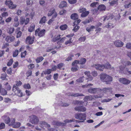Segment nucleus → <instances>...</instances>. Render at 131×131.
Here are the masks:
<instances>
[{
  "mask_svg": "<svg viewBox=\"0 0 131 131\" xmlns=\"http://www.w3.org/2000/svg\"><path fill=\"white\" fill-rule=\"evenodd\" d=\"M93 66L95 67L96 69L101 71H103L104 69H107L114 71L115 69L108 62L106 63L105 65L100 64H94Z\"/></svg>",
  "mask_w": 131,
  "mask_h": 131,
  "instance_id": "1",
  "label": "nucleus"
},
{
  "mask_svg": "<svg viewBox=\"0 0 131 131\" xmlns=\"http://www.w3.org/2000/svg\"><path fill=\"white\" fill-rule=\"evenodd\" d=\"M86 116L85 113H77L74 114L75 118L80 120L81 122H83L86 120Z\"/></svg>",
  "mask_w": 131,
  "mask_h": 131,
  "instance_id": "2",
  "label": "nucleus"
},
{
  "mask_svg": "<svg viewBox=\"0 0 131 131\" xmlns=\"http://www.w3.org/2000/svg\"><path fill=\"white\" fill-rule=\"evenodd\" d=\"M12 91L15 93L16 95L19 96L21 97L23 96V94L21 92V90L15 85H14L13 86Z\"/></svg>",
  "mask_w": 131,
  "mask_h": 131,
  "instance_id": "3",
  "label": "nucleus"
},
{
  "mask_svg": "<svg viewBox=\"0 0 131 131\" xmlns=\"http://www.w3.org/2000/svg\"><path fill=\"white\" fill-rule=\"evenodd\" d=\"M39 126L41 128H39L38 126H36L35 127V129L37 130H41V128H43L44 127H50V125L46 122L42 121L39 122Z\"/></svg>",
  "mask_w": 131,
  "mask_h": 131,
  "instance_id": "4",
  "label": "nucleus"
},
{
  "mask_svg": "<svg viewBox=\"0 0 131 131\" xmlns=\"http://www.w3.org/2000/svg\"><path fill=\"white\" fill-rule=\"evenodd\" d=\"M30 121L32 124H37L39 122L38 118L35 115H32L30 116Z\"/></svg>",
  "mask_w": 131,
  "mask_h": 131,
  "instance_id": "5",
  "label": "nucleus"
},
{
  "mask_svg": "<svg viewBox=\"0 0 131 131\" xmlns=\"http://www.w3.org/2000/svg\"><path fill=\"white\" fill-rule=\"evenodd\" d=\"M101 91V89L99 88H91L88 90L89 93L93 94L100 93Z\"/></svg>",
  "mask_w": 131,
  "mask_h": 131,
  "instance_id": "6",
  "label": "nucleus"
},
{
  "mask_svg": "<svg viewBox=\"0 0 131 131\" xmlns=\"http://www.w3.org/2000/svg\"><path fill=\"white\" fill-rule=\"evenodd\" d=\"M45 32V30L43 29L40 30L38 28L35 31V35L40 37H42L44 36Z\"/></svg>",
  "mask_w": 131,
  "mask_h": 131,
  "instance_id": "7",
  "label": "nucleus"
},
{
  "mask_svg": "<svg viewBox=\"0 0 131 131\" xmlns=\"http://www.w3.org/2000/svg\"><path fill=\"white\" fill-rule=\"evenodd\" d=\"M5 3L6 5H8L10 8L11 9L15 8L17 6L16 4H13V2L10 0H6Z\"/></svg>",
  "mask_w": 131,
  "mask_h": 131,
  "instance_id": "8",
  "label": "nucleus"
},
{
  "mask_svg": "<svg viewBox=\"0 0 131 131\" xmlns=\"http://www.w3.org/2000/svg\"><path fill=\"white\" fill-rule=\"evenodd\" d=\"M119 82L124 85H127L129 84L131 81L127 79L123 78H120L119 79Z\"/></svg>",
  "mask_w": 131,
  "mask_h": 131,
  "instance_id": "9",
  "label": "nucleus"
},
{
  "mask_svg": "<svg viewBox=\"0 0 131 131\" xmlns=\"http://www.w3.org/2000/svg\"><path fill=\"white\" fill-rule=\"evenodd\" d=\"M74 110L78 112H84L86 110V108L82 106H79L75 107L74 108Z\"/></svg>",
  "mask_w": 131,
  "mask_h": 131,
  "instance_id": "10",
  "label": "nucleus"
},
{
  "mask_svg": "<svg viewBox=\"0 0 131 131\" xmlns=\"http://www.w3.org/2000/svg\"><path fill=\"white\" fill-rule=\"evenodd\" d=\"M29 20V19L28 18H26L25 19L24 18L21 17L20 18V24L23 25L25 24V25H26L28 23Z\"/></svg>",
  "mask_w": 131,
  "mask_h": 131,
  "instance_id": "11",
  "label": "nucleus"
},
{
  "mask_svg": "<svg viewBox=\"0 0 131 131\" xmlns=\"http://www.w3.org/2000/svg\"><path fill=\"white\" fill-rule=\"evenodd\" d=\"M34 39V37L28 36L26 39V41L27 43H29L30 44H31L33 43Z\"/></svg>",
  "mask_w": 131,
  "mask_h": 131,
  "instance_id": "12",
  "label": "nucleus"
},
{
  "mask_svg": "<svg viewBox=\"0 0 131 131\" xmlns=\"http://www.w3.org/2000/svg\"><path fill=\"white\" fill-rule=\"evenodd\" d=\"M115 46L117 47H122L123 45V43L120 40H117L114 42Z\"/></svg>",
  "mask_w": 131,
  "mask_h": 131,
  "instance_id": "13",
  "label": "nucleus"
},
{
  "mask_svg": "<svg viewBox=\"0 0 131 131\" xmlns=\"http://www.w3.org/2000/svg\"><path fill=\"white\" fill-rule=\"evenodd\" d=\"M15 39V38L14 36H7L5 38V40L6 42L10 43L12 42Z\"/></svg>",
  "mask_w": 131,
  "mask_h": 131,
  "instance_id": "14",
  "label": "nucleus"
},
{
  "mask_svg": "<svg viewBox=\"0 0 131 131\" xmlns=\"http://www.w3.org/2000/svg\"><path fill=\"white\" fill-rule=\"evenodd\" d=\"M2 118L4 120L5 123L8 124L9 123L10 119L9 116L6 115H4L2 117Z\"/></svg>",
  "mask_w": 131,
  "mask_h": 131,
  "instance_id": "15",
  "label": "nucleus"
},
{
  "mask_svg": "<svg viewBox=\"0 0 131 131\" xmlns=\"http://www.w3.org/2000/svg\"><path fill=\"white\" fill-rule=\"evenodd\" d=\"M52 123L53 125L58 126H64L65 125H66V123L56 121H53Z\"/></svg>",
  "mask_w": 131,
  "mask_h": 131,
  "instance_id": "16",
  "label": "nucleus"
},
{
  "mask_svg": "<svg viewBox=\"0 0 131 131\" xmlns=\"http://www.w3.org/2000/svg\"><path fill=\"white\" fill-rule=\"evenodd\" d=\"M102 91L104 93H108V92H111L112 91V88H111L108 87L103 89L101 91Z\"/></svg>",
  "mask_w": 131,
  "mask_h": 131,
  "instance_id": "17",
  "label": "nucleus"
},
{
  "mask_svg": "<svg viewBox=\"0 0 131 131\" xmlns=\"http://www.w3.org/2000/svg\"><path fill=\"white\" fill-rule=\"evenodd\" d=\"M112 78L110 76L107 75L104 82H106V84H108L109 82H112Z\"/></svg>",
  "mask_w": 131,
  "mask_h": 131,
  "instance_id": "18",
  "label": "nucleus"
},
{
  "mask_svg": "<svg viewBox=\"0 0 131 131\" xmlns=\"http://www.w3.org/2000/svg\"><path fill=\"white\" fill-rule=\"evenodd\" d=\"M114 16L112 14H110L109 15L107 16H105L104 17V21L108 19H112L114 18Z\"/></svg>",
  "mask_w": 131,
  "mask_h": 131,
  "instance_id": "19",
  "label": "nucleus"
},
{
  "mask_svg": "<svg viewBox=\"0 0 131 131\" xmlns=\"http://www.w3.org/2000/svg\"><path fill=\"white\" fill-rule=\"evenodd\" d=\"M110 5L111 6H116L118 4V0H112L109 2Z\"/></svg>",
  "mask_w": 131,
  "mask_h": 131,
  "instance_id": "20",
  "label": "nucleus"
},
{
  "mask_svg": "<svg viewBox=\"0 0 131 131\" xmlns=\"http://www.w3.org/2000/svg\"><path fill=\"white\" fill-rule=\"evenodd\" d=\"M55 10L54 9L52 8H51L50 10L49 11L47 15L48 16H51L53 13H54V15L55 13H56V12H55Z\"/></svg>",
  "mask_w": 131,
  "mask_h": 131,
  "instance_id": "21",
  "label": "nucleus"
},
{
  "mask_svg": "<svg viewBox=\"0 0 131 131\" xmlns=\"http://www.w3.org/2000/svg\"><path fill=\"white\" fill-rule=\"evenodd\" d=\"M68 95L74 96V97H77L78 96H84V95L82 94L71 93H70V95Z\"/></svg>",
  "mask_w": 131,
  "mask_h": 131,
  "instance_id": "22",
  "label": "nucleus"
},
{
  "mask_svg": "<svg viewBox=\"0 0 131 131\" xmlns=\"http://www.w3.org/2000/svg\"><path fill=\"white\" fill-rule=\"evenodd\" d=\"M71 19L74 20H76L78 18V16L77 14L74 13L72 14L71 16Z\"/></svg>",
  "mask_w": 131,
  "mask_h": 131,
  "instance_id": "23",
  "label": "nucleus"
},
{
  "mask_svg": "<svg viewBox=\"0 0 131 131\" xmlns=\"http://www.w3.org/2000/svg\"><path fill=\"white\" fill-rule=\"evenodd\" d=\"M79 64L83 65L85 63L86 61V60L85 58H82L79 60Z\"/></svg>",
  "mask_w": 131,
  "mask_h": 131,
  "instance_id": "24",
  "label": "nucleus"
},
{
  "mask_svg": "<svg viewBox=\"0 0 131 131\" xmlns=\"http://www.w3.org/2000/svg\"><path fill=\"white\" fill-rule=\"evenodd\" d=\"M107 75L105 73L101 74L100 75V78L101 80L103 82L105 81Z\"/></svg>",
  "mask_w": 131,
  "mask_h": 131,
  "instance_id": "25",
  "label": "nucleus"
},
{
  "mask_svg": "<svg viewBox=\"0 0 131 131\" xmlns=\"http://www.w3.org/2000/svg\"><path fill=\"white\" fill-rule=\"evenodd\" d=\"M57 16V13H55L52 16V18L50 19L48 22V24L49 25L50 24L54 21L53 18L56 17Z\"/></svg>",
  "mask_w": 131,
  "mask_h": 131,
  "instance_id": "26",
  "label": "nucleus"
},
{
  "mask_svg": "<svg viewBox=\"0 0 131 131\" xmlns=\"http://www.w3.org/2000/svg\"><path fill=\"white\" fill-rule=\"evenodd\" d=\"M122 63L123 65L125 67L131 65V62L129 61H124Z\"/></svg>",
  "mask_w": 131,
  "mask_h": 131,
  "instance_id": "27",
  "label": "nucleus"
},
{
  "mask_svg": "<svg viewBox=\"0 0 131 131\" xmlns=\"http://www.w3.org/2000/svg\"><path fill=\"white\" fill-rule=\"evenodd\" d=\"M67 6V3L66 2L63 1H62L61 3L59 5V7L60 8H62L64 7H66Z\"/></svg>",
  "mask_w": 131,
  "mask_h": 131,
  "instance_id": "28",
  "label": "nucleus"
},
{
  "mask_svg": "<svg viewBox=\"0 0 131 131\" xmlns=\"http://www.w3.org/2000/svg\"><path fill=\"white\" fill-rule=\"evenodd\" d=\"M105 8V6L103 5H100L98 7V10L100 11L104 10Z\"/></svg>",
  "mask_w": 131,
  "mask_h": 131,
  "instance_id": "29",
  "label": "nucleus"
},
{
  "mask_svg": "<svg viewBox=\"0 0 131 131\" xmlns=\"http://www.w3.org/2000/svg\"><path fill=\"white\" fill-rule=\"evenodd\" d=\"M35 25L34 24H31L30 27L28 28V31L30 32H32L35 30Z\"/></svg>",
  "mask_w": 131,
  "mask_h": 131,
  "instance_id": "30",
  "label": "nucleus"
},
{
  "mask_svg": "<svg viewBox=\"0 0 131 131\" xmlns=\"http://www.w3.org/2000/svg\"><path fill=\"white\" fill-rule=\"evenodd\" d=\"M7 75L5 72L2 74L1 76V79L3 80H6V77Z\"/></svg>",
  "mask_w": 131,
  "mask_h": 131,
  "instance_id": "31",
  "label": "nucleus"
},
{
  "mask_svg": "<svg viewBox=\"0 0 131 131\" xmlns=\"http://www.w3.org/2000/svg\"><path fill=\"white\" fill-rule=\"evenodd\" d=\"M0 93L2 95H4L7 94V91L4 89L2 88L1 87H0Z\"/></svg>",
  "mask_w": 131,
  "mask_h": 131,
  "instance_id": "32",
  "label": "nucleus"
},
{
  "mask_svg": "<svg viewBox=\"0 0 131 131\" xmlns=\"http://www.w3.org/2000/svg\"><path fill=\"white\" fill-rule=\"evenodd\" d=\"M61 36L60 35H59L58 36H55L53 38L52 40L54 42H55L59 40Z\"/></svg>",
  "mask_w": 131,
  "mask_h": 131,
  "instance_id": "33",
  "label": "nucleus"
},
{
  "mask_svg": "<svg viewBox=\"0 0 131 131\" xmlns=\"http://www.w3.org/2000/svg\"><path fill=\"white\" fill-rule=\"evenodd\" d=\"M46 18L45 16H43L40 20L39 23L41 24L45 23L46 21Z\"/></svg>",
  "mask_w": 131,
  "mask_h": 131,
  "instance_id": "34",
  "label": "nucleus"
},
{
  "mask_svg": "<svg viewBox=\"0 0 131 131\" xmlns=\"http://www.w3.org/2000/svg\"><path fill=\"white\" fill-rule=\"evenodd\" d=\"M43 59L44 58L42 56H40L37 57L36 61L37 63H38L41 62Z\"/></svg>",
  "mask_w": 131,
  "mask_h": 131,
  "instance_id": "35",
  "label": "nucleus"
},
{
  "mask_svg": "<svg viewBox=\"0 0 131 131\" xmlns=\"http://www.w3.org/2000/svg\"><path fill=\"white\" fill-rule=\"evenodd\" d=\"M89 13L88 11H85L82 13L81 14V17H84L86 16Z\"/></svg>",
  "mask_w": 131,
  "mask_h": 131,
  "instance_id": "36",
  "label": "nucleus"
},
{
  "mask_svg": "<svg viewBox=\"0 0 131 131\" xmlns=\"http://www.w3.org/2000/svg\"><path fill=\"white\" fill-rule=\"evenodd\" d=\"M20 125V123L19 122L15 123L13 125V127L15 128H18Z\"/></svg>",
  "mask_w": 131,
  "mask_h": 131,
  "instance_id": "37",
  "label": "nucleus"
},
{
  "mask_svg": "<svg viewBox=\"0 0 131 131\" xmlns=\"http://www.w3.org/2000/svg\"><path fill=\"white\" fill-rule=\"evenodd\" d=\"M15 118H11L10 120L9 123L8 124L9 126L13 125L15 123Z\"/></svg>",
  "mask_w": 131,
  "mask_h": 131,
  "instance_id": "38",
  "label": "nucleus"
},
{
  "mask_svg": "<svg viewBox=\"0 0 131 131\" xmlns=\"http://www.w3.org/2000/svg\"><path fill=\"white\" fill-rule=\"evenodd\" d=\"M68 28L67 25L65 24L63 25H61L60 27V29L61 30H64Z\"/></svg>",
  "mask_w": 131,
  "mask_h": 131,
  "instance_id": "39",
  "label": "nucleus"
},
{
  "mask_svg": "<svg viewBox=\"0 0 131 131\" xmlns=\"http://www.w3.org/2000/svg\"><path fill=\"white\" fill-rule=\"evenodd\" d=\"M75 67H72L71 69V70L73 72H75L78 70L79 69L78 66H74Z\"/></svg>",
  "mask_w": 131,
  "mask_h": 131,
  "instance_id": "40",
  "label": "nucleus"
},
{
  "mask_svg": "<svg viewBox=\"0 0 131 131\" xmlns=\"http://www.w3.org/2000/svg\"><path fill=\"white\" fill-rule=\"evenodd\" d=\"M14 30V28L13 27H10L8 30V32L9 34H12Z\"/></svg>",
  "mask_w": 131,
  "mask_h": 131,
  "instance_id": "41",
  "label": "nucleus"
},
{
  "mask_svg": "<svg viewBox=\"0 0 131 131\" xmlns=\"http://www.w3.org/2000/svg\"><path fill=\"white\" fill-rule=\"evenodd\" d=\"M92 98L91 96H86L84 99V100L85 101L88 100L89 101L91 100H92Z\"/></svg>",
  "mask_w": 131,
  "mask_h": 131,
  "instance_id": "42",
  "label": "nucleus"
},
{
  "mask_svg": "<svg viewBox=\"0 0 131 131\" xmlns=\"http://www.w3.org/2000/svg\"><path fill=\"white\" fill-rule=\"evenodd\" d=\"M79 64V60H75L72 63V65L73 66H77V64Z\"/></svg>",
  "mask_w": 131,
  "mask_h": 131,
  "instance_id": "43",
  "label": "nucleus"
},
{
  "mask_svg": "<svg viewBox=\"0 0 131 131\" xmlns=\"http://www.w3.org/2000/svg\"><path fill=\"white\" fill-rule=\"evenodd\" d=\"M23 88L25 89H29L31 87L30 84L28 83L24 84L23 85Z\"/></svg>",
  "mask_w": 131,
  "mask_h": 131,
  "instance_id": "44",
  "label": "nucleus"
},
{
  "mask_svg": "<svg viewBox=\"0 0 131 131\" xmlns=\"http://www.w3.org/2000/svg\"><path fill=\"white\" fill-rule=\"evenodd\" d=\"M43 72H44V74L45 75L49 74L51 72V70L49 69H47L46 70L43 71Z\"/></svg>",
  "mask_w": 131,
  "mask_h": 131,
  "instance_id": "45",
  "label": "nucleus"
},
{
  "mask_svg": "<svg viewBox=\"0 0 131 131\" xmlns=\"http://www.w3.org/2000/svg\"><path fill=\"white\" fill-rule=\"evenodd\" d=\"M84 77H82L80 78L77 79L76 81L77 82H78L80 83H81L83 82L84 81Z\"/></svg>",
  "mask_w": 131,
  "mask_h": 131,
  "instance_id": "46",
  "label": "nucleus"
},
{
  "mask_svg": "<svg viewBox=\"0 0 131 131\" xmlns=\"http://www.w3.org/2000/svg\"><path fill=\"white\" fill-rule=\"evenodd\" d=\"M18 50H16L15 51L13 52V57H16L18 54Z\"/></svg>",
  "mask_w": 131,
  "mask_h": 131,
  "instance_id": "47",
  "label": "nucleus"
},
{
  "mask_svg": "<svg viewBox=\"0 0 131 131\" xmlns=\"http://www.w3.org/2000/svg\"><path fill=\"white\" fill-rule=\"evenodd\" d=\"M86 38L85 36L82 37L79 39V40L81 42H84L86 40Z\"/></svg>",
  "mask_w": 131,
  "mask_h": 131,
  "instance_id": "48",
  "label": "nucleus"
},
{
  "mask_svg": "<svg viewBox=\"0 0 131 131\" xmlns=\"http://www.w3.org/2000/svg\"><path fill=\"white\" fill-rule=\"evenodd\" d=\"M83 102L81 101H80L78 100H76L74 101V104H77L79 105L83 104Z\"/></svg>",
  "mask_w": 131,
  "mask_h": 131,
  "instance_id": "49",
  "label": "nucleus"
},
{
  "mask_svg": "<svg viewBox=\"0 0 131 131\" xmlns=\"http://www.w3.org/2000/svg\"><path fill=\"white\" fill-rule=\"evenodd\" d=\"M5 127V125L3 123L0 122V129H4Z\"/></svg>",
  "mask_w": 131,
  "mask_h": 131,
  "instance_id": "50",
  "label": "nucleus"
},
{
  "mask_svg": "<svg viewBox=\"0 0 131 131\" xmlns=\"http://www.w3.org/2000/svg\"><path fill=\"white\" fill-rule=\"evenodd\" d=\"M81 21V20L80 19L77 20L75 21L73 23L74 25H73V26H75V25H77Z\"/></svg>",
  "mask_w": 131,
  "mask_h": 131,
  "instance_id": "51",
  "label": "nucleus"
},
{
  "mask_svg": "<svg viewBox=\"0 0 131 131\" xmlns=\"http://www.w3.org/2000/svg\"><path fill=\"white\" fill-rule=\"evenodd\" d=\"M60 104L61 105L63 106L67 107L69 105V103L62 102H61Z\"/></svg>",
  "mask_w": 131,
  "mask_h": 131,
  "instance_id": "52",
  "label": "nucleus"
},
{
  "mask_svg": "<svg viewBox=\"0 0 131 131\" xmlns=\"http://www.w3.org/2000/svg\"><path fill=\"white\" fill-rule=\"evenodd\" d=\"M75 26L74 27L73 30L75 32H76L77 31L78 29L80 28V27L77 25Z\"/></svg>",
  "mask_w": 131,
  "mask_h": 131,
  "instance_id": "53",
  "label": "nucleus"
},
{
  "mask_svg": "<svg viewBox=\"0 0 131 131\" xmlns=\"http://www.w3.org/2000/svg\"><path fill=\"white\" fill-rule=\"evenodd\" d=\"M16 84L15 85L18 87L21 85L22 83L19 80L16 81Z\"/></svg>",
  "mask_w": 131,
  "mask_h": 131,
  "instance_id": "54",
  "label": "nucleus"
},
{
  "mask_svg": "<svg viewBox=\"0 0 131 131\" xmlns=\"http://www.w3.org/2000/svg\"><path fill=\"white\" fill-rule=\"evenodd\" d=\"M126 47L127 49H131V43H127L126 44Z\"/></svg>",
  "mask_w": 131,
  "mask_h": 131,
  "instance_id": "55",
  "label": "nucleus"
},
{
  "mask_svg": "<svg viewBox=\"0 0 131 131\" xmlns=\"http://www.w3.org/2000/svg\"><path fill=\"white\" fill-rule=\"evenodd\" d=\"M77 1V0H68L69 2L71 4H74L76 3Z\"/></svg>",
  "mask_w": 131,
  "mask_h": 131,
  "instance_id": "56",
  "label": "nucleus"
},
{
  "mask_svg": "<svg viewBox=\"0 0 131 131\" xmlns=\"http://www.w3.org/2000/svg\"><path fill=\"white\" fill-rule=\"evenodd\" d=\"M1 15L3 17H5L8 15V14L7 12H4L2 13Z\"/></svg>",
  "mask_w": 131,
  "mask_h": 131,
  "instance_id": "57",
  "label": "nucleus"
},
{
  "mask_svg": "<svg viewBox=\"0 0 131 131\" xmlns=\"http://www.w3.org/2000/svg\"><path fill=\"white\" fill-rule=\"evenodd\" d=\"M73 121V119H66L64 120V122L66 123H69L72 122Z\"/></svg>",
  "mask_w": 131,
  "mask_h": 131,
  "instance_id": "58",
  "label": "nucleus"
},
{
  "mask_svg": "<svg viewBox=\"0 0 131 131\" xmlns=\"http://www.w3.org/2000/svg\"><path fill=\"white\" fill-rule=\"evenodd\" d=\"M86 9L85 8H82L80 9L79 10V11L80 13H82L86 11Z\"/></svg>",
  "mask_w": 131,
  "mask_h": 131,
  "instance_id": "59",
  "label": "nucleus"
},
{
  "mask_svg": "<svg viewBox=\"0 0 131 131\" xmlns=\"http://www.w3.org/2000/svg\"><path fill=\"white\" fill-rule=\"evenodd\" d=\"M21 35V32L20 31H18L17 33L16 38H18L20 37Z\"/></svg>",
  "mask_w": 131,
  "mask_h": 131,
  "instance_id": "60",
  "label": "nucleus"
},
{
  "mask_svg": "<svg viewBox=\"0 0 131 131\" xmlns=\"http://www.w3.org/2000/svg\"><path fill=\"white\" fill-rule=\"evenodd\" d=\"M66 39V38L65 37H63L57 43L59 44V43H62L63 42L65 39Z\"/></svg>",
  "mask_w": 131,
  "mask_h": 131,
  "instance_id": "61",
  "label": "nucleus"
},
{
  "mask_svg": "<svg viewBox=\"0 0 131 131\" xmlns=\"http://www.w3.org/2000/svg\"><path fill=\"white\" fill-rule=\"evenodd\" d=\"M27 52L26 51H25L23 52H22L21 54V58L24 57L26 56Z\"/></svg>",
  "mask_w": 131,
  "mask_h": 131,
  "instance_id": "62",
  "label": "nucleus"
},
{
  "mask_svg": "<svg viewBox=\"0 0 131 131\" xmlns=\"http://www.w3.org/2000/svg\"><path fill=\"white\" fill-rule=\"evenodd\" d=\"M13 62V60L12 59H10L9 62H8L7 64V65L8 66H10L12 64V63Z\"/></svg>",
  "mask_w": 131,
  "mask_h": 131,
  "instance_id": "63",
  "label": "nucleus"
},
{
  "mask_svg": "<svg viewBox=\"0 0 131 131\" xmlns=\"http://www.w3.org/2000/svg\"><path fill=\"white\" fill-rule=\"evenodd\" d=\"M48 130L49 131H58L56 129L51 128H48Z\"/></svg>",
  "mask_w": 131,
  "mask_h": 131,
  "instance_id": "64",
  "label": "nucleus"
}]
</instances>
